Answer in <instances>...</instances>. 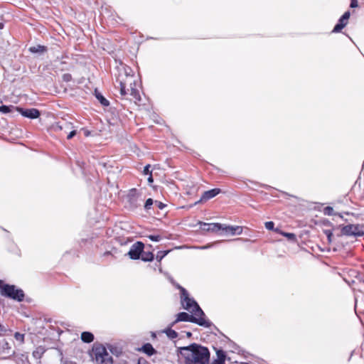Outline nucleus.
I'll list each match as a JSON object with an SVG mask.
<instances>
[{
    "label": "nucleus",
    "instance_id": "1",
    "mask_svg": "<svg viewBox=\"0 0 364 364\" xmlns=\"http://www.w3.org/2000/svg\"><path fill=\"white\" fill-rule=\"evenodd\" d=\"M115 87L119 90L124 99L133 100L136 104L141 100L139 90L136 87V77L129 74L127 70L119 72L116 77Z\"/></svg>",
    "mask_w": 364,
    "mask_h": 364
},
{
    "label": "nucleus",
    "instance_id": "2",
    "mask_svg": "<svg viewBox=\"0 0 364 364\" xmlns=\"http://www.w3.org/2000/svg\"><path fill=\"white\" fill-rule=\"evenodd\" d=\"M177 351L184 364H207L210 360L208 348L196 343L179 347Z\"/></svg>",
    "mask_w": 364,
    "mask_h": 364
},
{
    "label": "nucleus",
    "instance_id": "3",
    "mask_svg": "<svg viewBox=\"0 0 364 364\" xmlns=\"http://www.w3.org/2000/svg\"><path fill=\"white\" fill-rule=\"evenodd\" d=\"M177 288L180 290L181 304L186 310L196 316H205L198 303L193 298L189 296L186 289L178 284L177 285Z\"/></svg>",
    "mask_w": 364,
    "mask_h": 364
},
{
    "label": "nucleus",
    "instance_id": "4",
    "mask_svg": "<svg viewBox=\"0 0 364 364\" xmlns=\"http://www.w3.org/2000/svg\"><path fill=\"white\" fill-rule=\"evenodd\" d=\"M90 356L96 364H113V358L108 353L106 348L101 343L92 346Z\"/></svg>",
    "mask_w": 364,
    "mask_h": 364
},
{
    "label": "nucleus",
    "instance_id": "5",
    "mask_svg": "<svg viewBox=\"0 0 364 364\" xmlns=\"http://www.w3.org/2000/svg\"><path fill=\"white\" fill-rule=\"evenodd\" d=\"M179 321H189L196 323L200 326L208 328L211 326V323L205 319V316H196V314H188L186 312H180L176 315V319L171 323V326H173Z\"/></svg>",
    "mask_w": 364,
    "mask_h": 364
},
{
    "label": "nucleus",
    "instance_id": "6",
    "mask_svg": "<svg viewBox=\"0 0 364 364\" xmlns=\"http://www.w3.org/2000/svg\"><path fill=\"white\" fill-rule=\"evenodd\" d=\"M0 294L3 296L8 297L18 301H23L25 297V294L22 289H17L15 285L5 284L2 280H0Z\"/></svg>",
    "mask_w": 364,
    "mask_h": 364
},
{
    "label": "nucleus",
    "instance_id": "7",
    "mask_svg": "<svg viewBox=\"0 0 364 364\" xmlns=\"http://www.w3.org/2000/svg\"><path fill=\"white\" fill-rule=\"evenodd\" d=\"M53 129L56 132H59L60 136H66V139L68 140L73 138L77 134L73 123L68 121L57 122Z\"/></svg>",
    "mask_w": 364,
    "mask_h": 364
},
{
    "label": "nucleus",
    "instance_id": "8",
    "mask_svg": "<svg viewBox=\"0 0 364 364\" xmlns=\"http://www.w3.org/2000/svg\"><path fill=\"white\" fill-rule=\"evenodd\" d=\"M341 233L346 236H363L364 235V227L360 225H348L341 228Z\"/></svg>",
    "mask_w": 364,
    "mask_h": 364
},
{
    "label": "nucleus",
    "instance_id": "9",
    "mask_svg": "<svg viewBox=\"0 0 364 364\" xmlns=\"http://www.w3.org/2000/svg\"><path fill=\"white\" fill-rule=\"evenodd\" d=\"M200 229L203 233L211 232L217 233L221 230L223 224L218 223H207L199 221Z\"/></svg>",
    "mask_w": 364,
    "mask_h": 364
},
{
    "label": "nucleus",
    "instance_id": "10",
    "mask_svg": "<svg viewBox=\"0 0 364 364\" xmlns=\"http://www.w3.org/2000/svg\"><path fill=\"white\" fill-rule=\"evenodd\" d=\"M144 249V244L142 242L137 241L136 242L134 243L128 252L129 258L134 260L139 259L143 252Z\"/></svg>",
    "mask_w": 364,
    "mask_h": 364
},
{
    "label": "nucleus",
    "instance_id": "11",
    "mask_svg": "<svg viewBox=\"0 0 364 364\" xmlns=\"http://www.w3.org/2000/svg\"><path fill=\"white\" fill-rule=\"evenodd\" d=\"M139 195L136 188H132L129 190L127 195V200L130 208L134 209L140 205L139 202Z\"/></svg>",
    "mask_w": 364,
    "mask_h": 364
},
{
    "label": "nucleus",
    "instance_id": "12",
    "mask_svg": "<svg viewBox=\"0 0 364 364\" xmlns=\"http://www.w3.org/2000/svg\"><path fill=\"white\" fill-rule=\"evenodd\" d=\"M350 16L349 11H346L343 16L339 18L338 23L334 26L332 32L339 33L348 24V19Z\"/></svg>",
    "mask_w": 364,
    "mask_h": 364
},
{
    "label": "nucleus",
    "instance_id": "13",
    "mask_svg": "<svg viewBox=\"0 0 364 364\" xmlns=\"http://www.w3.org/2000/svg\"><path fill=\"white\" fill-rule=\"evenodd\" d=\"M17 110L25 117H28L30 119H36L40 115L41 113L38 109L36 108L31 109H23V108H17Z\"/></svg>",
    "mask_w": 364,
    "mask_h": 364
},
{
    "label": "nucleus",
    "instance_id": "14",
    "mask_svg": "<svg viewBox=\"0 0 364 364\" xmlns=\"http://www.w3.org/2000/svg\"><path fill=\"white\" fill-rule=\"evenodd\" d=\"M221 230H223L225 234L231 235H240L242 233L243 228L242 226H231L223 224Z\"/></svg>",
    "mask_w": 364,
    "mask_h": 364
},
{
    "label": "nucleus",
    "instance_id": "15",
    "mask_svg": "<svg viewBox=\"0 0 364 364\" xmlns=\"http://www.w3.org/2000/svg\"><path fill=\"white\" fill-rule=\"evenodd\" d=\"M220 192H221V191L220 188H213L211 190L205 191L203 193L198 203L201 202V201H206L208 200H210V199L214 198L215 196H216L217 195H218ZM196 203H198V202H196Z\"/></svg>",
    "mask_w": 364,
    "mask_h": 364
},
{
    "label": "nucleus",
    "instance_id": "16",
    "mask_svg": "<svg viewBox=\"0 0 364 364\" xmlns=\"http://www.w3.org/2000/svg\"><path fill=\"white\" fill-rule=\"evenodd\" d=\"M143 353L146 354L149 356L153 355L156 353V350L154 348L152 345L149 343H145L142 346L140 349Z\"/></svg>",
    "mask_w": 364,
    "mask_h": 364
},
{
    "label": "nucleus",
    "instance_id": "17",
    "mask_svg": "<svg viewBox=\"0 0 364 364\" xmlns=\"http://www.w3.org/2000/svg\"><path fill=\"white\" fill-rule=\"evenodd\" d=\"M274 232L286 237L290 241L296 242V236L294 233L286 232L279 228H276Z\"/></svg>",
    "mask_w": 364,
    "mask_h": 364
},
{
    "label": "nucleus",
    "instance_id": "18",
    "mask_svg": "<svg viewBox=\"0 0 364 364\" xmlns=\"http://www.w3.org/2000/svg\"><path fill=\"white\" fill-rule=\"evenodd\" d=\"M81 340L84 343H90L94 340V335L88 331H84L81 333Z\"/></svg>",
    "mask_w": 364,
    "mask_h": 364
},
{
    "label": "nucleus",
    "instance_id": "19",
    "mask_svg": "<svg viewBox=\"0 0 364 364\" xmlns=\"http://www.w3.org/2000/svg\"><path fill=\"white\" fill-rule=\"evenodd\" d=\"M29 51L36 53H44L47 51V48L45 46L37 45L36 46H31L29 48Z\"/></svg>",
    "mask_w": 364,
    "mask_h": 364
},
{
    "label": "nucleus",
    "instance_id": "20",
    "mask_svg": "<svg viewBox=\"0 0 364 364\" xmlns=\"http://www.w3.org/2000/svg\"><path fill=\"white\" fill-rule=\"evenodd\" d=\"M173 326H171V324L170 327L165 329L163 332L165 333L169 338L174 339L178 337V333L176 331H174L171 328Z\"/></svg>",
    "mask_w": 364,
    "mask_h": 364
},
{
    "label": "nucleus",
    "instance_id": "21",
    "mask_svg": "<svg viewBox=\"0 0 364 364\" xmlns=\"http://www.w3.org/2000/svg\"><path fill=\"white\" fill-rule=\"evenodd\" d=\"M140 257L144 262H151L154 259V254L151 252L143 251Z\"/></svg>",
    "mask_w": 364,
    "mask_h": 364
},
{
    "label": "nucleus",
    "instance_id": "22",
    "mask_svg": "<svg viewBox=\"0 0 364 364\" xmlns=\"http://www.w3.org/2000/svg\"><path fill=\"white\" fill-rule=\"evenodd\" d=\"M14 338L19 343V344H23L24 343L25 334L16 332L14 333Z\"/></svg>",
    "mask_w": 364,
    "mask_h": 364
},
{
    "label": "nucleus",
    "instance_id": "23",
    "mask_svg": "<svg viewBox=\"0 0 364 364\" xmlns=\"http://www.w3.org/2000/svg\"><path fill=\"white\" fill-rule=\"evenodd\" d=\"M96 97L99 100V101L102 105L108 106L109 105V101L106 98H105L101 94H97Z\"/></svg>",
    "mask_w": 364,
    "mask_h": 364
},
{
    "label": "nucleus",
    "instance_id": "24",
    "mask_svg": "<svg viewBox=\"0 0 364 364\" xmlns=\"http://www.w3.org/2000/svg\"><path fill=\"white\" fill-rule=\"evenodd\" d=\"M323 213L326 215H334L333 208L331 206H326L323 208Z\"/></svg>",
    "mask_w": 364,
    "mask_h": 364
},
{
    "label": "nucleus",
    "instance_id": "25",
    "mask_svg": "<svg viewBox=\"0 0 364 364\" xmlns=\"http://www.w3.org/2000/svg\"><path fill=\"white\" fill-rule=\"evenodd\" d=\"M264 226L269 230L274 231V230L276 229L274 228V223L272 221L266 222L264 223Z\"/></svg>",
    "mask_w": 364,
    "mask_h": 364
},
{
    "label": "nucleus",
    "instance_id": "26",
    "mask_svg": "<svg viewBox=\"0 0 364 364\" xmlns=\"http://www.w3.org/2000/svg\"><path fill=\"white\" fill-rule=\"evenodd\" d=\"M154 203V200L153 199L151 198H148L146 202H145V204H144V208L146 210H149L151 207V205H153Z\"/></svg>",
    "mask_w": 364,
    "mask_h": 364
},
{
    "label": "nucleus",
    "instance_id": "27",
    "mask_svg": "<svg viewBox=\"0 0 364 364\" xmlns=\"http://www.w3.org/2000/svg\"><path fill=\"white\" fill-rule=\"evenodd\" d=\"M109 349L111 351V353H113V354H116V355H118L122 353V350H119L117 347H114L112 346H110L109 347Z\"/></svg>",
    "mask_w": 364,
    "mask_h": 364
},
{
    "label": "nucleus",
    "instance_id": "28",
    "mask_svg": "<svg viewBox=\"0 0 364 364\" xmlns=\"http://www.w3.org/2000/svg\"><path fill=\"white\" fill-rule=\"evenodd\" d=\"M62 79L64 82H68L72 80L73 77L70 73H65L62 75Z\"/></svg>",
    "mask_w": 364,
    "mask_h": 364
},
{
    "label": "nucleus",
    "instance_id": "29",
    "mask_svg": "<svg viewBox=\"0 0 364 364\" xmlns=\"http://www.w3.org/2000/svg\"><path fill=\"white\" fill-rule=\"evenodd\" d=\"M11 111V107L6 106V105H2L0 107V112L3 113H9Z\"/></svg>",
    "mask_w": 364,
    "mask_h": 364
},
{
    "label": "nucleus",
    "instance_id": "30",
    "mask_svg": "<svg viewBox=\"0 0 364 364\" xmlns=\"http://www.w3.org/2000/svg\"><path fill=\"white\" fill-rule=\"evenodd\" d=\"M148 237L151 241H154V242H158V241L161 240V237L159 235H150L148 236Z\"/></svg>",
    "mask_w": 364,
    "mask_h": 364
},
{
    "label": "nucleus",
    "instance_id": "31",
    "mask_svg": "<svg viewBox=\"0 0 364 364\" xmlns=\"http://www.w3.org/2000/svg\"><path fill=\"white\" fill-rule=\"evenodd\" d=\"M150 167H151V165L148 164L144 168L143 173L144 175H151V171H150Z\"/></svg>",
    "mask_w": 364,
    "mask_h": 364
},
{
    "label": "nucleus",
    "instance_id": "32",
    "mask_svg": "<svg viewBox=\"0 0 364 364\" xmlns=\"http://www.w3.org/2000/svg\"><path fill=\"white\" fill-rule=\"evenodd\" d=\"M170 251H164V252H159L157 255V258H159L161 260L164 257H165Z\"/></svg>",
    "mask_w": 364,
    "mask_h": 364
},
{
    "label": "nucleus",
    "instance_id": "33",
    "mask_svg": "<svg viewBox=\"0 0 364 364\" xmlns=\"http://www.w3.org/2000/svg\"><path fill=\"white\" fill-rule=\"evenodd\" d=\"M350 8H357L358 6V0H350Z\"/></svg>",
    "mask_w": 364,
    "mask_h": 364
},
{
    "label": "nucleus",
    "instance_id": "34",
    "mask_svg": "<svg viewBox=\"0 0 364 364\" xmlns=\"http://www.w3.org/2000/svg\"><path fill=\"white\" fill-rule=\"evenodd\" d=\"M155 204L159 209H163L165 207V205L160 201H155Z\"/></svg>",
    "mask_w": 364,
    "mask_h": 364
},
{
    "label": "nucleus",
    "instance_id": "35",
    "mask_svg": "<svg viewBox=\"0 0 364 364\" xmlns=\"http://www.w3.org/2000/svg\"><path fill=\"white\" fill-rule=\"evenodd\" d=\"M137 364H149V363L145 359L139 358L138 360Z\"/></svg>",
    "mask_w": 364,
    "mask_h": 364
},
{
    "label": "nucleus",
    "instance_id": "36",
    "mask_svg": "<svg viewBox=\"0 0 364 364\" xmlns=\"http://www.w3.org/2000/svg\"><path fill=\"white\" fill-rule=\"evenodd\" d=\"M326 234L327 235V237H328V240L329 242H331V237L333 235L332 232L330 231V230H326Z\"/></svg>",
    "mask_w": 364,
    "mask_h": 364
},
{
    "label": "nucleus",
    "instance_id": "37",
    "mask_svg": "<svg viewBox=\"0 0 364 364\" xmlns=\"http://www.w3.org/2000/svg\"><path fill=\"white\" fill-rule=\"evenodd\" d=\"M82 129L84 131V134H85V136L86 137H87V136H90L91 132H90L89 130L85 129H84V128H83V129Z\"/></svg>",
    "mask_w": 364,
    "mask_h": 364
},
{
    "label": "nucleus",
    "instance_id": "38",
    "mask_svg": "<svg viewBox=\"0 0 364 364\" xmlns=\"http://www.w3.org/2000/svg\"><path fill=\"white\" fill-rule=\"evenodd\" d=\"M5 331H6V328H5V327H4L3 325H1V324L0 323V336H1V335H2V333H3L4 332H5Z\"/></svg>",
    "mask_w": 364,
    "mask_h": 364
},
{
    "label": "nucleus",
    "instance_id": "39",
    "mask_svg": "<svg viewBox=\"0 0 364 364\" xmlns=\"http://www.w3.org/2000/svg\"><path fill=\"white\" fill-rule=\"evenodd\" d=\"M148 181L149 183H152L153 182V177H152V174L149 175V177L148 178Z\"/></svg>",
    "mask_w": 364,
    "mask_h": 364
},
{
    "label": "nucleus",
    "instance_id": "40",
    "mask_svg": "<svg viewBox=\"0 0 364 364\" xmlns=\"http://www.w3.org/2000/svg\"><path fill=\"white\" fill-rule=\"evenodd\" d=\"M186 335L188 337H191L192 336V333L191 332H188Z\"/></svg>",
    "mask_w": 364,
    "mask_h": 364
},
{
    "label": "nucleus",
    "instance_id": "41",
    "mask_svg": "<svg viewBox=\"0 0 364 364\" xmlns=\"http://www.w3.org/2000/svg\"><path fill=\"white\" fill-rule=\"evenodd\" d=\"M3 28V24L0 23V28Z\"/></svg>",
    "mask_w": 364,
    "mask_h": 364
},
{
    "label": "nucleus",
    "instance_id": "42",
    "mask_svg": "<svg viewBox=\"0 0 364 364\" xmlns=\"http://www.w3.org/2000/svg\"><path fill=\"white\" fill-rule=\"evenodd\" d=\"M109 254H110L109 252H107L105 253V255H109Z\"/></svg>",
    "mask_w": 364,
    "mask_h": 364
}]
</instances>
